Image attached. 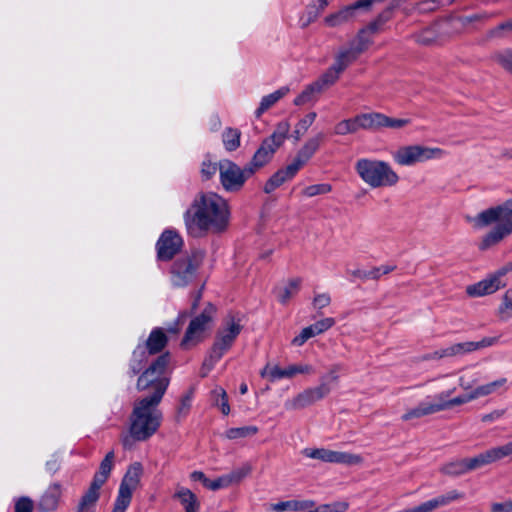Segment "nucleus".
Returning a JSON list of instances; mask_svg holds the SVG:
<instances>
[{
	"instance_id": "nucleus-64",
	"label": "nucleus",
	"mask_w": 512,
	"mask_h": 512,
	"mask_svg": "<svg viewBox=\"0 0 512 512\" xmlns=\"http://www.w3.org/2000/svg\"><path fill=\"white\" fill-rule=\"evenodd\" d=\"M214 393H216L218 396L221 397V401L219 403V407L221 409V412L224 415H228L230 413V406H229V403H228V398H227V394H226L225 390L222 389V388H219V389H216L214 391Z\"/></svg>"
},
{
	"instance_id": "nucleus-61",
	"label": "nucleus",
	"mask_w": 512,
	"mask_h": 512,
	"mask_svg": "<svg viewBox=\"0 0 512 512\" xmlns=\"http://www.w3.org/2000/svg\"><path fill=\"white\" fill-rule=\"evenodd\" d=\"M331 303V298L328 293H321L315 295L313 299V306L316 309H323Z\"/></svg>"
},
{
	"instance_id": "nucleus-12",
	"label": "nucleus",
	"mask_w": 512,
	"mask_h": 512,
	"mask_svg": "<svg viewBox=\"0 0 512 512\" xmlns=\"http://www.w3.org/2000/svg\"><path fill=\"white\" fill-rule=\"evenodd\" d=\"M356 116L360 130L379 131L383 128L399 130L410 124L409 119L392 118L380 112L360 113Z\"/></svg>"
},
{
	"instance_id": "nucleus-2",
	"label": "nucleus",
	"mask_w": 512,
	"mask_h": 512,
	"mask_svg": "<svg viewBox=\"0 0 512 512\" xmlns=\"http://www.w3.org/2000/svg\"><path fill=\"white\" fill-rule=\"evenodd\" d=\"M475 229H483L495 224L484 234L478 244L481 251L489 250L512 235V198L501 204L482 210L471 219Z\"/></svg>"
},
{
	"instance_id": "nucleus-43",
	"label": "nucleus",
	"mask_w": 512,
	"mask_h": 512,
	"mask_svg": "<svg viewBox=\"0 0 512 512\" xmlns=\"http://www.w3.org/2000/svg\"><path fill=\"white\" fill-rule=\"evenodd\" d=\"M372 43L371 36L367 33V29L359 30L354 40L350 42V47L354 48L358 54L364 52Z\"/></svg>"
},
{
	"instance_id": "nucleus-32",
	"label": "nucleus",
	"mask_w": 512,
	"mask_h": 512,
	"mask_svg": "<svg viewBox=\"0 0 512 512\" xmlns=\"http://www.w3.org/2000/svg\"><path fill=\"white\" fill-rule=\"evenodd\" d=\"M453 392H454V389L442 391L439 393L441 395V402L444 406V410L450 409L454 406L466 404V403L476 399L473 391H471L470 393L463 394V395H460V396L450 399V396L452 395Z\"/></svg>"
},
{
	"instance_id": "nucleus-21",
	"label": "nucleus",
	"mask_w": 512,
	"mask_h": 512,
	"mask_svg": "<svg viewBox=\"0 0 512 512\" xmlns=\"http://www.w3.org/2000/svg\"><path fill=\"white\" fill-rule=\"evenodd\" d=\"M62 495V486L60 483L55 482L48 486L44 493L40 496L37 502V509L40 512L55 511L59 505Z\"/></svg>"
},
{
	"instance_id": "nucleus-9",
	"label": "nucleus",
	"mask_w": 512,
	"mask_h": 512,
	"mask_svg": "<svg viewBox=\"0 0 512 512\" xmlns=\"http://www.w3.org/2000/svg\"><path fill=\"white\" fill-rule=\"evenodd\" d=\"M253 174V167H249L248 164L241 168L231 160L225 159L219 162L220 182L228 192L239 191Z\"/></svg>"
},
{
	"instance_id": "nucleus-34",
	"label": "nucleus",
	"mask_w": 512,
	"mask_h": 512,
	"mask_svg": "<svg viewBox=\"0 0 512 512\" xmlns=\"http://www.w3.org/2000/svg\"><path fill=\"white\" fill-rule=\"evenodd\" d=\"M418 406L424 416L432 415L444 410V406L441 402V395L439 393L427 396L418 404Z\"/></svg>"
},
{
	"instance_id": "nucleus-57",
	"label": "nucleus",
	"mask_w": 512,
	"mask_h": 512,
	"mask_svg": "<svg viewBox=\"0 0 512 512\" xmlns=\"http://www.w3.org/2000/svg\"><path fill=\"white\" fill-rule=\"evenodd\" d=\"M334 324H335L334 318L328 317V318H324V319H321V320L315 322L311 326H312L315 334L319 335V334L327 331L328 329H330Z\"/></svg>"
},
{
	"instance_id": "nucleus-33",
	"label": "nucleus",
	"mask_w": 512,
	"mask_h": 512,
	"mask_svg": "<svg viewBox=\"0 0 512 512\" xmlns=\"http://www.w3.org/2000/svg\"><path fill=\"white\" fill-rule=\"evenodd\" d=\"M174 497L179 499L186 512H197L199 503L196 495L191 490L180 487L177 489Z\"/></svg>"
},
{
	"instance_id": "nucleus-51",
	"label": "nucleus",
	"mask_w": 512,
	"mask_h": 512,
	"mask_svg": "<svg viewBox=\"0 0 512 512\" xmlns=\"http://www.w3.org/2000/svg\"><path fill=\"white\" fill-rule=\"evenodd\" d=\"M332 186L328 183L314 184L306 187L302 193L306 197H314L317 195L327 194L331 192Z\"/></svg>"
},
{
	"instance_id": "nucleus-28",
	"label": "nucleus",
	"mask_w": 512,
	"mask_h": 512,
	"mask_svg": "<svg viewBox=\"0 0 512 512\" xmlns=\"http://www.w3.org/2000/svg\"><path fill=\"white\" fill-rule=\"evenodd\" d=\"M289 91H290L289 87L283 86V87L279 88L278 90L274 91L273 93L263 96L260 101L259 107L255 111L256 117L259 118L265 111L270 109L280 99H282L284 96H286L289 93Z\"/></svg>"
},
{
	"instance_id": "nucleus-3",
	"label": "nucleus",
	"mask_w": 512,
	"mask_h": 512,
	"mask_svg": "<svg viewBox=\"0 0 512 512\" xmlns=\"http://www.w3.org/2000/svg\"><path fill=\"white\" fill-rule=\"evenodd\" d=\"M160 401L140 398L134 402L129 417V432L139 441L151 438L162 422Z\"/></svg>"
},
{
	"instance_id": "nucleus-19",
	"label": "nucleus",
	"mask_w": 512,
	"mask_h": 512,
	"mask_svg": "<svg viewBox=\"0 0 512 512\" xmlns=\"http://www.w3.org/2000/svg\"><path fill=\"white\" fill-rule=\"evenodd\" d=\"M368 4V0H358L355 3L345 6L339 11L328 15L325 18L326 25L337 27L349 23L356 18L357 11L363 9Z\"/></svg>"
},
{
	"instance_id": "nucleus-56",
	"label": "nucleus",
	"mask_w": 512,
	"mask_h": 512,
	"mask_svg": "<svg viewBox=\"0 0 512 512\" xmlns=\"http://www.w3.org/2000/svg\"><path fill=\"white\" fill-rule=\"evenodd\" d=\"M205 487L209 490L217 491L219 489L228 488L230 486H229L226 476L224 474L214 480H211L208 478V480L205 481Z\"/></svg>"
},
{
	"instance_id": "nucleus-38",
	"label": "nucleus",
	"mask_w": 512,
	"mask_h": 512,
	"mask_svg": "<svg viewBox=\"0 0 512 512\" xmlns=\"http://www.w3.org/2000/svg\"><path fill=\"white\" fill-rule=\"evenodd\" d=\"M466 466L467 462L465 458L457 459L443 465L441 467V472L443 474L456 477L469 472Z\"/></svg>"
},
{
	"instance_id": "nucleus-36",
	"label": "nucleus",
	"mask_w": 512,
	"mask_h": 512,
	"mask_svg": "<svg viewBox=\"0 0 512 512\" xmlns=\"http://www.w3.org/2000/svg\"><path fill=\"white\" fill-rule=\"evenodd\" d=\"M321 92L320 83L313 82L306 86L305 89L294 99V104L301 106L313 102L316 99V95Z\"/></svg>"
},
{
	"instance_id": "nucleus-35",
	"label": "nucleus",
	"mask_w": 512,
	"mask_h": 512,
	"mask_svg": "<svg viewBox=\"0 0 512 512\" xmlns=\"http://www.w3.org/2000/svg\"><path fill=\"white\" fill-rule=\"evenodd\" d=\"M358 52L351 48L341 49L335 56L334 65L343 72L351 63H353L359 56Z\"/></svg>"
},
{
	"instance_id": "nucleus-48",
	"label": "nucleus",
	"mask_w": 512,
	"mask_h": 512,
	"mask_svg": "<svg viewBox=\"0 0 512 512\" xmlns=\"http://www.w3.org/2000/svg\"><path fill=\"white\" fill-rule=\"evenodd\" d=\"M492 462H497L503 458L512 456V440L502 446L488 449Z\"/></svg>"
},
{
	"instance_id": "nucleus-49",
	"label": "nucleus",
	"mask_w": 512,
	"mask_h": 512,
	"mask_svg": "<svg viewBox=\"0 0 512 512\" xmlns=\"http://www.w3.org/2000/svg\"><path fill=\"white\" fill-rule=\"evenodd\" d=\"M217 170H219V163L212 162L209 156H206V158L201 163L200 173L202 179H211L216 174Z\"/></svg>"
},
{
	"instance_id": "nucleus-59",
	"label": "nucleus",
	"mask_w": 512,
	"mask_h": 512,
	"mask_svg": "<svg viewBox=\"0 0 512 512\" xmlns=\"http://www.w3.org/2000/svg\"><path fill=\"white\" fill-rule=\"evenodd\" d=\"M499 336L484 337L480 341H473L475 351L494 346L499 341Z\"/></svg>"
},
{
	"instance_id": "nucleus-22",
	"label": "nucleus",
	"mask_w": 512,
	"mask_h": 512,
	"mask_svg": "<svg viewBox=\"0 0 512 512\" xmlns=\"http://www.w3.org/2000/svg\"><path fill=\"white\" fill-rule=\"evenodd\" d=\"M113 460H114V452L110 451L106 454L104 459L101 461L98 472L95 473L93 480L89 486L98 492H100L101 487L107 481L110 472L113 468Z\"/></svg>"
},
{
	"instance_id": "nucleus-1",
	"label": "nucleus",
	"mask_w": 512,
	"mask_h": 512,
	"mask_svg": "<svg viewBox=\"0 0 512 512\" xmlns=\"http://www.w3.org/2000/svg\"><path fill=\"white\" fill-rule=\"evenodd\" d=\"M187 233L200 238L208 233H220L226 230L230 220L227 201L213 192L199 193L184 213Z\"/></svg>"
},
{
	"instance_id": "nucleus-63",
	"label": "nucleus",
	"mask_w": 512,
	"mask_h": 512,
	"mask_svg": "<svg viewBox=\"0 0 512 512\" xmlns=\"http://www.w3.org/2000/svg\"><path fill=\"white\" fill-rule=\"evenodd\" d=\"M317 117L316 112H310L307 115H305L302 119L299 120L297 123V126H299L302 129V133H306L309 127L313 124Z\"/></svg>"
},
{
	"instance_id": "nucleus-40",
	"label": "nucleus",
	"mask_w": 512,
	"mask_h": 512,
	"mask_svg": "<svg viewBox=\"0 0 512 512\" xmlns=\"http://www.w3.org/2000/svg\"><path fill=\"white\" fill-rule=\"evenodd\" d=\"M258 432V428L256 426H243V427H233L229 428L225 432V437L229 440H237L247 437H252Z\"/></svg>"
},
{
	"instance_id": "nucleus-26",
	"label": "nucleus",
	"mask_w": 512,
	"mask_h": 512,
	"mask_svg": "<svg viewBox=\"0 0 512 512\" xmlns=\"http://www.w3.org/2000/svg\"><path fill=\"white\" fill-rule=\"evenodd\" d=\"M167 342L168 338L164 330L162 328L156 327L150 332L143 346L147 351H149L150 354L155 355L165 348Z\"/></svg>"
},
{
	"instance_id": "nucleus-5",
	"label": "nucleus",
	"mask_w": 512,
	"mask_h": 512,
	"mask_svg": "<svg viewBox=\"0 0 512 512\" xmlns=\"http://www.w3.org/2000/svg\"><path fill=\"white\" fill-rule=\"evenodd\" d=\"M355 171L360 179L369 187H391L398 183L399 176L389 163L371 159L360 158L355 163Z\"/></svg>"
},
{
	"instance_id": "nucleus-45",
	"label": "nucleus",
	"mask_w": 512,
	"mask_h": 512,
	"mask_svg": "<svg viewBox=\"0 0 512 512\" xmlns=\"http://www.w3.org/2000/svg\"><path fill=\"white\" fill-rule=\"evenodd\" d=\"M342 72L333 64L318 80L316 83H320V88L323 91L325 87L333 85L339 78Z\"/></svg>"
},
{
	"instance_id": "nucleus-55",
	"label": "nucleus",
	"mask_w": 512,
	"mask_h": 512,
	"mask_svg": "<svg viewBox=\"0 0 512 512\" xmlns=\"http://www.w3.org/2000/svg\"><path fill=\"white\" fill-rule=\"evenodd\" d=\"M316 336L312 326H308V327H305L304 329H302V331L300 332L299 335L295 336L292 341H291V344L293 346H297V347H300L302 345H304V343L309 340L310 338Z\"/></svg>"
},
{
	"instance_id": "nucleus-7",
	"label": "nucleus",
	"mask_w": 512,
	"mask_h": 512,
	"mask_svg": "<svg viewBox=\"0 0 512 512\" xmlns=\"http://www.w3.org/2000/svg\"><path fill=\"white\" fill-rule=\"evenodd\" d=\"M288 131L289 124L287 122L280 123L272 135L263 140L251 162L248 164L249 167H253V173L271 160L276 150L287 138Z\"/></svg>"
},
{
	"instance_id": "nucleus-14",
	"label": "nucleus",
	"mask_w": 512,
	"mask_h": 512,
	"mask_svg": "<svg viewBox=\"0 0 512 512\" xmlns=\"http://www.w3.org/2000/svg\"><path fill=\"white\" fill-rule=\"evenodd\" d=\"M216 308L211 303L204 308L200 315L194 317L186 330L181 342L182 346H188L190 343H196L201 340L202 334L208 328L215 314Z\"/></svg>"
},
{
	"instance_id": "nucleus-16",
	"label": "nucleus",
	"mask_w": 512,
	"mask_h": 512,
	"mask_svg": "<svg viewBox=\"0 0 512 512\" xmlns=\"http://www.w3.org/2000/svg\"><path fill=\"white\" fill-rule=\"evenodd\" d=\"M182 245V237L176 231L165 230L156 243L158 260H171L181 250Z\"/></svg>"
},
{
	"instance_id": "nucleus-30",
	"label": "nucleus",
	"mask_w": 512,
	"mask_h": 512,
	"mask_svg": "<svg viewBox=\"0 0 512 512\" xmlns=\"http://www.w3.org/2000/svg\"><path fill=\"white\" fill-rule=\"evenodd\" d=\"M313 506L314 502L310 500H288L271 504V510L274 512L305 511Z\"/></svg>"
},
{
	"instance_id": "nucleus-41",
	"label": "nucleus",
	"mask_w": 512,
	"mask_h": 512,
	"mask_svg": "<svg viewBox=\"0 0 512 512\" xmlns=\"http://www.w3.org/2000/svg\"><path fill=\"white\" fill-rule=\"evenodd\" d=\"M252 466L250 463H244L240 467L235 468L230 473L225 474L229 486L240 483L243 479L250 475Z\"/></svg>"
},
{
	"instance_id": "nucleus-8",
	"label": "nucleus",
	"mask_w": 512,
	"mask_h": 512,
	"mask_svg": "<svg viewBox=\"0 0 512 512\" xmlns=\"http://www.w3.org/2000/svg\"><path fill=\"white\" fill-rule=\"evenodd\" d=\"M142 473L143 467L139 462H135L128 467L120 483L112 512H125L127 510L131 503L133 492L140 483Z\"/></svg>"
},
{
	"instance_id": "nucleus-54",
	"label": "nucleus",
	"mask_w": 512,
	"mask_h": 512,
	"mask_svg": "<svg viewBox=\"0 0 512 512\" xmlns=\"http://www.w3.org/2000/svg\"><path fill=\"white\" fill-rule=\"evenodd\" d=\"M34 502L27 496H22L14 501L15 512H33Z\"/></svg>"
},
{
	"instance_id": "nucleus-25",
	"label": "nucleus",
	"mask_w": 512,
	"mask_h": 512,
	"mask_svg": "<svg viewBox=\"0 0 512 512\" xmlns=\"http://www.w3.org/2000/svg\"><path fill=\"white\" fill-rule=\"evenodd\" d=\"M396 269L395 265H381L378 267H372L368 270L364 269H355V270H349L348 273L353 276L354 278L360 279L362 281L367 280H378L381 276L389 274L390 272L394 271Z\"/></svg>"
},
{
	"instance_id": "nucleus-58",
	"label": "nucleus",
	"mask_w": 512,
	"mask_h": 512,
	"mask_svg": "<svg viewBox=\"0 0 512 512\" xmlns=\"http://www.w3.org/2000/svg\"><path fill=\"white\" fill-rule=\"evenodd\" d=\"M388 18L384 15H379L373 22L368 24L364 29H367V33L372 36L377 33Z\"/></svg>"
},
{
	"instance_id": "nucleus-52",
	"label": "nucleus",
	"mask_w": 512,
	"mask_h": 512,
	"mask_svg": "<svg viewBox=\"0 0 512 512\" xmlns=\"http://www.w3.org/2000/svg\"><path fill=\"white\" fill-rule=\"evenodd\" d=\"M494 59L505 70L512 73V49H506L498 52L495 54Z\"/></svg>"
},
{
	"instance_id": "nucleus-44",
	"label": "nucleus",
	"mask_w": 512,
	"mask_h": 512,
	"mask_svg": "<svg viewBox=\"0 0 512 512\" xmlns=\"http://www.w3.org/2000/svg\"><path fill=\"white\" fill-rule=\"evenodd\" d=\"M465 459L467 462L466 467L468 468L469 472L493 463L488 450H486L482 453H479L478 455H476L474 457L465 458Z\"/></svg>"
},
{
	"instance_id": "nucleus-24",
	"label": "nucleus",
	"mask_w": 512,
	"mask_h": 512,
	"mask_svg": "<svg viewBox=\"0 0 512 512\" xmlns=\"http://www.w3.org/2000/svg\"><path fill=\"white\" fill-rule=\"evenodd\" d=\"M152 354L146 350V348L139 344L133 351L132 357L129 361V370L128 374L131 377L139 374L144 368L146 369L149 363V357Z\"/></svg>"
},
{
	"instance_id": "nucleus-31",
	"label": "nucleus",
	"mask_w": 512,
	"mask_h": 512,
	"mask_svg": "<svg viewBox=\"0 0 512 512\" xmlns=\"http://www.w3.org/2000/svg\"><path fill=\"white\" fill-rule=\"evenodd\" d=\"M100 498V492L88 488L81 496L76 512H95L96 504Z\"/></svg>"
},
{
	"instance_id": "nucleus-13",
	"label": "nucleus",
	"mask_w": 512,
	"mask_h": 512,
	"mask_svg": "<svg viewBox=\"0 0 512 512\" xmlns=\"http://www.w3.org/2000/svg\"><path fill=\"white\" fill-rule=\"evenodd\" d=\"M325 379V377H321L318 386L307 388L286 402V408L294 410L303 409L325 398L332 390L331 385Z\"/></svg>"
},
{
	"instance_id": "nucleus-29",
	"label": "nucleus",
	"mask_w": 512,
	"mask_h": 512,
	"mask_svg": "<svg viewBox=\"0 0 512 512\" xmlns=\"http://www.w3.org/2000/svg\"><path fill=\"white\" fill-rule=\"evenodd\" d=\"M301 282L300 278H293L290 279L286 285L275 288L274 292L278 301L282 304H286L299 292Z\"/></svg>"
},
{
	"instance_id": "nucleus-27",
	"label": "nucleus",
	"mask_w": 512,
	"mask_h": 512,
	"mask_svg": "<svg viewBox=\"0 0 512 512\" xmlns=\"http://www.w3.org/2000/svg\"><path fill=\"white\" fill-rule=\"evenodd\" d=\"M498 285L493 281V279L488 276L487 278L467 286L466 293L471 297H482L485 295L492 294L499 290Z\"/></svg>"
},
{
	"instance_id": "nucleus-6",
	"label": "nucleus",
	"mask_w": 512,
	"mask_h": 512,
	"mask_svg": "<svg viewBox=\"0 0 512 512\" xmlns=\"http://www.w3.org/2000/svg\"><path fill=\"white\" fill-rule=\"evenodd\" d=\"M242 330V325L234 318H230L223 323V326L217 331L214 344L203 362V366L208 370L222 358V356L231 348L232 344Z\"/></svg>"
},
{
	"instance_id": "nucleus-50",
	"label": "nucleus",
	"mask_w": 512,
	"mask_h": 512,
	"mask_svg": "<svg viewBox=\"0 0 512 512\" xmlns=\"http://www.w3.org/2000/svg\"><path fill=\"white\" fill-rule=\"evenodd\" d=\"M499 314L503 318L512 317V288L508 289L502 298V302L499 306Z\"/></svg>"
},
{
	"instance_id": "nucleus-10",
	"label": "nucleus",
	"mask_w": 512,
	"mask_h": 512,
	"mask_svg": "<svg viewBox=\"0 0 512 512\" xmlns=\"http://www.w3.org/2000/svg\"><path fill=\"white\" fill-rule=\"evenodd\" d=\"M444 152L440 148L422 145H407L392 153L393 160L401 166H413L430 159L441 158Z\"/></svg>"
},
{
	"instance_id": "nucleus-18",
	"label": "nucleus",
	"mask_w": 512,
	"mask_h": 512,
	"mask_svg": "<svg viewBox=\"0 0 512 512\" xmlns=\"http://www.w3.org/2000/svg\"><path fill=\"white\" fill-rule=\"evenodd\" d=\"M465 494L458 490H450L445 494L438 495L418 506L408 508V512H433L437 508L447 506L450 503L464 499Z\"/></svg>"
},
{
	"instance_id": "nucleus-39",
	"label": "nucleus",
	"mask_w": 512,
	"mask_h": 512,
	"mask_svg": "<svg viewBox=\"0 0 512 512\" xmlns=\"http://www.w3.org/2000/svg\"><path fill=\"white\" fill-rule=\"evenodd\" d=\"M359 130L357 116H354L338 122L334 127V134L344 136L357 133Z\"/></svg>"
},
{
	"instance_id": "nucleus-17",
	"label": "nucleus",
	"mask_w": 512,
	"mask_h": 512,
	"mask_svg": "<svg viewBox=\"0 0 512 512\" xmlns=\"http://www.w3.org/2000/svg\"><path fill=\"white\" fill-rule=\"evenodd\" d=\"M315 369L310 364H292L286 368H280L277 365L267 364L261 371V376L274 382L283 378H292L297 374H314Z\"/></svg>"
},
{
	"instance_id": "nucleus-46",
	"label": "nucleus",
	"mask_w": 512,
	"mask_h": 512,
	"mask_svg": "<svg viewBox=\"0 0 512 512\" xmlns=\"http://www.w3.org/2000/svg\"><path fill=\"white\" fill-rule=\"evenodd\" d=\"M467 354L465 351V346L462 343L453 344L447 348L441 349L439 351L434 352L433 358H444V357H452V356H462Z\"/></svg>"
},
{
	"instance_id": "nucleus-60",
	"label": "nucleus",
	"mask_w": 512,
	"mask_h": 512,
	"mask_svg": "<svg viewBox=\"0 0 512 512\" xmlns=\"http://www.w3.org/2000/svg\"><path fill=\"white\" fill-rule=\"evenodd\" d=\"M512 31V18L500 23L498 26H496L494 29L491 30L490 34L493 37H500L506 32Z\"/></svg>"
},
{
	"instance_id": "nucleus-4",
	"label": "nucleus",
	"mask_w": 512,
	"mask_h": 512,
	"mask_svg": "<svg viewBox=\"0 0 512 512\" xmlns=\"http://www.w3.org/2000/svg\"><path fill=\"white\" fill-rule=\"evenodd\" d=\"M169 362V353L161 354L151 361L138 377L136 385L137 390L151 391L150 395L143 397L144 399H152L161 402L170 382L167 376Z\"/></svg>"
},
{
	"instance_id": "nucleus-15",
	"label": "nucleus",
	"mask_w": 512,
	"mask_h": 512,
	"mask_svg": "<svg viewBox=\"0 0 512 512\" xmlns=\"http://www.w3.org/2000/svg\"><path fill=\"white\" fill-rule=\"evenodd\" d=\"M302 454L311 459H317L326 463L355 465L362 461L361 456L341 451H333L326 448H305Z\"/></svg>"
},
{
	"instance_id": "nucleus-62",
	"label": "nucleus",
	"mask_w": 512,
	"mask_h": 512,
	"mask_svg": "<svg viewBox=\"0 0 512 512\" xmlns=\"http://www.w3.org/2000/svg\"><path fill=\"white\" fill-rule=\"evenodd\" d=\"M455 0H427L421 4L423 11L434 10L438 6H445L453 3Z\"/></svg>"
},
{
	"instance_id": "nucleus-23",
	"label": "nucleus",
	"mask_w": 512,
	"mask_h": 512,
	"mask_svg": "<svg viewBox=\"0 0 512 512\" xmlns=\"http://www.w3.org/2000/svg\"><path fill=\"white\" fill-rule=\"evenodd\" d=\"M297 172L298 170L296 169V166L294 167L291 163L288 164L285 168L279 169L266 182L264 186L265 193L269 194L273 192L283 183L292 179L297 174Z\"/></svg>"
},
{
	"instance_id": "nucleus-53",
	"label": "nucleus",
	"mask_w": 512,
	"mask_h": 512,
	"mask_svg": "<svg viewBox=\"0 0 512 512\" xmlns=\"http://www.w3.org/2000/svg\"><path fill=\"white\" fill-rule=\"evenodd\" d=\"M194 397V389L190 388L181 398L180 404L178 407V415L186 416L191 408L192 400Z\"/></svg>"
},
{
	"instance_id": "nucleus-42",
	"label": "nucleus",
	"mask_w": 512,
	"mask_h": 512,
	"mask_svg": "<svg viewBox=\"0 0 512 512\" xmlns=\"http://www.w3.org/2000/svg\"><path fill=\"white\" fill-rule=\"evenodd\" d=\"M507 382L506 378H499L493 382L478 386L473 390L476 399L495 393L499 388L503 387Z\"/></svg>"
},
{
	"instance_id": "nucleus-20",
	"label": "nucleus",
	"mask_w": 512,
	"mask_h": 512,
	"mask_svg": "<svg viewBox=\"0 0 512 512\" xmlns=\"http://www.w3.org/2000/svg\"><path fill=\"white\" fill-rule=\"evenodd\" d=\"M324 133L319 132L314 137L308 139L298 151L291 164L299 171L318 151L321 142L324 140Z\"/></svg>"
},
{
	"instance_id": "nucleus-11",
	"label": "nucleus",
	"mask_w": 512,
	"mask_h": 512,
	"mask_svg": "<svg viewBox=\"0 0 512 512\" xmlns=\"http://www.w3.org/2000/svg\"><path fill=\"white\" fill-rule=\"evenodd\" d=\"M202 262V256L199 253H193L178 258L171 266V282L175 287H185L191 283Z\"/></svg>"
},
{
	"instance_id": "nucleus-47",
	"label": "nucleus",
	"mask_w": 512,
	"mask_h": 512,
	"mask_svg": "<svg viewBox=\"0 0 512 512\" xmlns=\"http://www.w3.org/2000/svg\"><path fill=\"white\" fill-rule=\"evenodd\" d=\"M512 273V261L505 263L503 266L498 268L494 273L489 276L498 285L499 288L506 286L507 274Z\"/></svg>"
},
{
	"instance_id": "nucleus-37",
	"label": "nucleus",
	"mask_w": 512,
	"mask_h": 512,
	"mask_svg": "<svg viewBox=\"0 0 512 512\" xmlns=\"http://www.w3.org/2000/svg\"><path fill=\"white\" fill-rule=\"evenodd\" d=\"M241 132L236 128H226L222 134V141L225 149L229 152L235 151L240 146Z\"/></svg>"
}]
</instances>
